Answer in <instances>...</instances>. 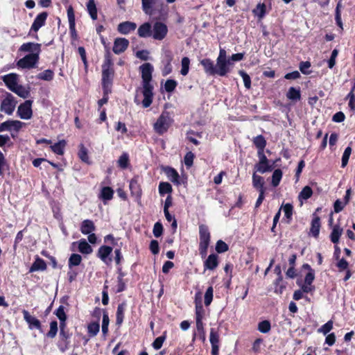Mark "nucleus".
I'll return each mask as SVG.
<instances>
[{"instance_id":"nucleus-1","label":"nucleus","mask_w":355,"mask_h":355,"mask_svg":"<svg viewBox=\"0 0 355 355\" xmlns=\"http://www.w3.org/2000/svg\"><path fill=\"white\" fill-rule=\"evenodd\" d=\"M141 72V78L143 80V95L142 105L144 107H148L153 102V87L150 84L152 80V73L153 67L150 63L146 62L139 67Z\"/></svg>"},{"instance_id":"nucleus-2","label":"nucleus","mask_w":355,"mask_h":355,"mask_svg":"<svg viewBox=\"0 0 355 355\" xmlns=\"http://www.w3.org/2000/svg\"><path fill=\"white\" fill-rule=\"evenodd\" d=\"M114 71L110 58H106L102 65V86L105 94L111 93Z\"/></svg>"},{"instance_id":"nucleus-3","label":"nucleus","mask_w":355,"mask_h":355,"mask_svg":"<svg viewBox=\"0 0 355 355\" xmlns=\"http://www.w3.org/2000/svg\"><path fill=\"white\" fill-rule=\"evenodd\" d=\"M172 119L168 112H163L154 124V130L159 135H163L170 127Z\"/></svg>"},{"instance_id":"nucleus-4","label":"nucleus","mask_w":355,"mask_h":355,"mask_svg":"<svg viewBox=\"0 0 355 355\" xmlns=\"http://www.w3.org/2000/svg\"><path fill=\"white\" fill-rule=\"evenodd\" d=\"M168 33V28L162 22L157 21L154 24L152 29L153 37L157 40H162L165 38Z\"/></svg>"},{"instance_id":"nucleus-5","label":"nucleus","mask_w":355,"mask_h":355,"mask_svg":"<svg viewBox=\"0 0 355 355\" xmlns=\"http://www.w3.org/2000/svg\"><path fill=\"white\" fill-rule=\"evenodd\" d=\"M39 59V55L36 53H29L23 58L20 59L17 65L19 68L30 69L34 67L35 64Z\"/></svg>"},{"instance_id":"nucleus-6","label":"nucleus","mask_w":355,"mask_h":355,"mask_svg":"<svg viewBox=\"0 0 355 355\" xmlns=\"http://www.w3.org/2000/svg\"><path fill=\"white\" fill-rule=\"evenodd\" d=\"M32 101L27 100L18 107L17 113L22 119H30L33 115Z\"/></svg>"},{"instance_id":"nucleus-7","label":"nucleus","mask_w":355,"mask_h":355,"mask_svg":"<svg viewBox=\"0 0 355 355\" xmlns=\"http://www.w3.org/2000/svg\"><path fill=\"white\" fill-rule=\"evenodd\" d=\"M232 65L230 60H216L215 65L214 76L218 75L220 76H225L230 72V67Z\"/></svg>"},{"instance_id":"nucleus-8","label":"nucleus","mask_w":355,"mask_h":355,"mask_svg":"<svg viewBox=\"0 0 355 355\" xmlns=\"http://www.w3.org/2000/svg\"><path fill=\"white\" fill-rule=\"evenodd\" d=\"M15 105L16 102L14 100V97L9 94L1 102L0 110L1 112L10 115L13 112Z\"/></svg>"},{"instance_id":"nucleus-9","label":"nucleus","mask_w":355,"mask_h":355,"mask_svg":"<svg viewBox=\"0 0 355 355\" xmlns=\"http://www.w3.org/2000/svg\"><path fill=\"white\" fill-rule=\"evenodd\" d=\"M199 234H200V245H202L204 248L206 246H209L210 242V233L207 226L205 225H200L199 226Z\"/></svg>"},{"instance_id":"nucleus-10","label":"nucleus","mask_w":355,"mask_h":355,"mask_svg":"<svg viewBox=\"0 0 355 355\" xmlns=\"http://www.w3.org/2000/svg\"><path fill=\"white\" fill-rule=\"evenodd\" d=\"M129 45V41L125 38L119 37L115 39L113 46V51L116 54L124 52Z\"/></svg>"},{"instance_id":"nucleus-11","label":"nucleus","mask_w":355,"mask_h":355,"mask_svg":"<svg viewBox=\"0 0 355 355\" xmlns=\"http://www.w3.org/2000/svg\"><path fill=\"white\" fill-rule=\"evenodd\" d=\"M23 125L24 123L19 121L9 120L0 124V132L4 130H11L12 129L18 131L22 128Z\"/></svg>"},{"instance_id":"nucleus-12","label":"nucleus","mask_w":355,"mask_h":355,"mask_svg":"<svg viewBox=\"0 0 355 355\" xmlns=\"http://www.w3.org/2000/svg\"><path fill=\"white\" fill-rule=\"evenodd\" d=\"M136 28L137 24L135 22L127 21L120 23L118 25L117 30L120 33L127 35L129 33L135 31Z\"/></svg>"},{"instance_id":"nucleus-13","label":"nucleus","mask_w":355,"mask_h":355,"mask_svg":"<svg viewBox=\"0 0 355 355\" xmlns=\"http://www.w3.org/2000/svg\"><path fill=\"white\" fill-rule=\"evenodd\" d=\"M3 81L6 85L9 88L10 90L12 91L17 85H18V76L16 73H9L3 76Z\"/></svg>"},{"instance_id":"nucleus-14","label":"nucleus","mask_w":355,"mask_h":355,"mask_svg":"<svg viewBox=\"0 0 355 355\" xmlns=\"http://www.w3.org/2000/svg\"><path fill=\"white\" fill-rule=\"evenodd\" d=\"M55 315L58 318V319L60 320V335L65 337L64 334V327H65V320L67 319V315L64 312V307L63 306H60L58 309L55 311Z\"/></svg>"},{"instance_id":"nucleus-15","label":"nucleus","mask_w":355,"mask_h":355,"mask_svg":"<svg viewBox=\"0 0 355 355\" xmlns=\"http://www.w3.org/2000/svg\"><path fill=\"white\" fill-rule=\"evenodd\" d=\"M46 18L47 13L46 12H43L39 14L32 24L31 30L37 32L42 26L44 25Z\"/></svg>"},{"instance_id":"nucleus-16","label":"nucleus","mask_w":355,"mask_h":355,"mask_svg":"<svg viewBox=\"0 0 355 355\" xmlns=\"http://www.w3.org/2000/svg\"><path fill=\"white\" fill-rule=\"evenodd\" d=\"M19 50L24 52H31V53H36L39 55V53L40 51V44L33 42L25 43L21 46Z\"/></svg>"},{"instance_id":"nucleus-17","label":"nucleus","mask_w":355,"mask_h":355,"mask_svg":"<svg viewBox=\"0 0 355 355\" xmlns=\"http://www.w3.org/2000/svg\"><path fill=\"white\" fill-rule=\"evenodd\" d=\"M22 313L24 315V318L26 320V322L27 323H28L30 328H33V327H35L36 329L40 328L41 325H40V322L39 320H37L36 318L31 315L29 314V313L26 310H24L22 311Z\"/></svg>"},{"instance_id":"nucleus-18","label":"nucleus","mask_w":355,"mask_h":355,"mask_svg":"<svg viewBox=\"0 0 355 355\" xmlns=\"http://www.w3.org/2000/svg\"><path fill=\"white\" fill-rule=\"evenodd\" d=\"M137 33L141 37H148L152 35V26L150 23L146 22L141 24L138 30Z\"/></svg>"},{"instance_id":"nucleus-19","label":"nucleus","mask_w":355,"mask_h":355,"mask_svg":"<svg viewBox=\"0 0 355 355\" xmlns=\"http://www.w3.org/2000/svg\"><path fill=\"white\" fill-rule=\"evenodd\" d=\"M218 256L215 254L209 255L205 261L204 266L206 269L214 270L218 266Z\"/></svg>"},{"instance_id":"nucleus-20","label":"nucleus","mask_w":355,"mask_h":355,"mask_svg":"<svg viewBox=\"0 0 355 355\" xmlns=\"http://www.w3.org/2000/svg\"><path fill=\"white\" fill-rule=\"evenodd\" d=\"M200 64L203 66L206 73L214 76L215 65L210 59L205 58L200 61Z\"/></svg>"},{"instance_id":"nucleus-21","label":"nucleus","mask_w":355,"mask_h":355,"mask_svg":"<svg viewBox=\"0 0 355 355\" xmlns=\"http://www.w3.org/2000/svg\"><path fill=\"white\" fill-rule=\"evenodd\" d=\"M320 229V218L319 216H315L311 221L310 233L315 237L318 238Z\"/></svg>"},{"instance_id":"nucleus-22","label":"nucleus","mask_w":355,"mask_h":355,"mask_svg":"<svg viewBox=\"0 0 355 355\" xmlns=\"http://www.w3.org/2000/svg\"><path fill=\"white\" fill-rule=\"evenodd\" d=\"M165 173L169 180L177 184H180L179 182V174L175 169L171 167H167L165 169Z\"/></svg>"},{"instance_id":"nucleus-23","label":"nucleus","mask_w":355,"mask_h":355,"mask_svg":"<svg viewBox=\"0 0 355 355\" xmlns=\"http://www.w3.org/2000/svg\"><path fill=\"white\" fill-rule=\"evenodd\" d=\"M46 268V264L44 260L37 258L30 268L29 272H33L37 270H44Z\"/></svg>"},{"instance_id":"nucleus-24","label":"nucleus","mask_w":355,"mask_h":355,"mask_svg":"<svg viewBox=\"0 0 355 355\" xmlns=\"http://www.w3.org/2000/svg\"><path fill=\"white\" fill-rule=\"evenodd\" d=\"M130 189L131 193L137 196L140 197L141 195V189L139 184L138 180L137 178H133L130 182Z\"/></svg>"},{"instance_id":"nucleus-25","label":"nucleus","mask_w":355,"mask_h":355,"mask_svg":"<svg viewBox=\"0 0 355 355\" xmlns=\"http://www.w3.org/2000/svg\"><path fill=\"white\" fill-rule=\"evenodd\" d=\"M157 0H141L142 9L147 15L153 14V6L156 3Z\"/></svg>"},{"instance_id":"nucleus-26","label":"nucleus","mask_w":355,"mask_h":355,"mask_svg":"<svg viewBox=\"0 0 355 355\" xmlns=\"http://www.w3.org/2000/svg\"><path fill=\"white\" fill-rule=\"evenodd\" d=\"M12 92H15L16 94L23 98H26L30 95L28 89L19 85H17L14 89H12Z\"/></svg>"},{"instance_id":"nucleus-27","label":"nucleus","mask_w":355,"mask_h":355,"mask_svg":"<svg viewBox=\"0 0 355 355\" xmlns=\"http://www.w3.org/2000/svg\"><path fill=\"white\" fill-rule=\"evenodd\" d=\"M252 184L254 187L258 189L259 191L265 190L263 188V178L260 175H257L255 173L252 175Z\"/></svg>"},{"instance_id":"nucleus-28","label":"nucleus","mask_w":355,"mask_h":355,"mask_svg":"<svg viewBox=\"0 0 355 355\" xmlns=\"http://www.w3.org/2000/svg\"><path fill=\"white\" fill-rule=\"evenodd\" d=\"M67 16L69 23V28L72 35L75 34V16L73 8L69 7L67 9Z\"/></svg>"},{"instance_id":"nucleus-29","label":"nucleus","mask_w":355,"mask_h":355,"mask_svg":"<svg viewBox=\"0 0 355 355\" xmlns=\"http://www.w3.org/2000/svg\"><path fill=\"white\" fill-rule=\"evenodd\" d=\"M343 233V229L340 227L338 225H335L333 227L332 232L331 233V241L334 243H337L339 241L340 236Z\"/></svg>"},{"instance_id":"nucleus-30","label":"nucleus","mask_w":355,"mask_h":355,"mask_svg":"<svg viewBox=\"0 0 355 355\" xmlns=\"http://www.w3.org/2000/svg\"><path fill=\"white\" fill-rule=\"evenodd\" d=\"M286 97L292 101H297L301 98V94L300 89H296L295 87H290L287 94Z\"/></svg>"},{"instance_id":"nucleus-31","label":"nucleus","mask_w":355,"mask_h":355,"mask_svg":"<svg viewBox=\"0 0 355 355\" xmlns=\"http://www.w3.org/2000/svg\"><path fill=\"white\" fill-rule=\"evenodd\" d=\"M253 143L257 148L258 151H263L266 146V141L262 135H258L253 139Z\"/></svg>"},{"instance_id":"nucleus-32","label":"nucleus","mask_w":355,"mask_h":355,"mask_svg":"<svg viewBox=\"0 0 355 355\" xmlns=\"http://www.w3.org/2000/svg\"><path fill=\"white\" fill-rule=\"evenodd\" d=\"M112 251V248L110 246H101L98 249V256L103 261H105L107 257L110 254Z\"/></svg>"},{"instance_id":"nucleus-33","label":"nucleus","mask_w":355,"mask_h":355,"mask_svg":"<svg viewBox=\"0 0 355 355\" xmlns=\"http://www.w3.org/2000/svg\"><path fill=\"white\" fill-rule=\"evenodd\" d=\"M282 178V171L281 169H275L272 175V185L276 187L279 185Z\"/></svg>"},{"instance_id":"nucleus-34","label":"nucleus","mask_w":355,"mask_h":355,"mask_svg":"<svg viewBox=\"0 0 355 355\" xmlns=\"http://www.w3.org/2000/svg\"><path fill=\"white\" fill-rule=\"evenodd\" d=\"M124 311H125V304L122 303V304H119L118 307H117V311H116V323L118 325L121 324L123 322Z\"/></svg>"},{"instance_id":"nucleus-35","label":"nucleus","mask_w":355,"mask_h":355,"mask_svg":"<svg viewBox=\"0 0 355 355\" xmlns=\"http://www.w3.org/2000/svg\"><path fill=\"white\" fill-rule=\"evenodd\" d=\"M66 142L64 140H61L59 142L51 146L52 150L58 155H62L64 153V148L65 147Z\"/></svg>"},{"instance_id":"nucleus-36","label":"nucleus","mask_w":355,"mask_h":355,"mask_svg":"<svg viewBox=\"0 0 355 355\" xmlns=\"http://www.w3.org/2000/svg\"><path fill=\"white\" fill-rule=\"evenodd\" d=\"M172 187L168 182H162L159 184V192L161 196L172 192Z\"/></svg>"},{"instance_id":"nucleus-37","label":"nucleus","mask_w":355,"mask_h":355,"mask_svg":"<svg viewBox=\"0 0 355 355\" xmlns=\"http://www.w3.org/2000/svg\"><path fill=\"white\" fill-rule=\"evenodd\" d=\"M113 194V190L109 187H105L102 189L101 196L104 200H110L112 198Z\"/></svg>"},{"instance_id":"nucleus-38","label":"nucleus","mask_w":355,"mask_h":355,"mask_svg":"<svg viewBox=\"0 0 355 355\" xmlns=\"http://www.w3.org/2000/svg\"><path fill=\"white\" fill-rule=\"evenodd\" d=\"M266 5L264 3H259L253 10L254 14L259 19H262L266 14Z\"/></svg>"},{"instance_id":"nucleus-39","label":"nucleus","mask_w":355,"mask_h":355,"mask_svg":"<svg viewBox=\"0 0 355 355\" xmlns=\"http://www.w3.org/2000/svg\"><path fill=\"white\" fill-rule=\"evenodd\" d=\"M110 323V319L107 313L105 311H103V321H102V332L104 335H106L108 332V326Z\"/></svg>"},{"instance_id":"nucleus-40","label":"nucleus","mask_w":355,"mask_h":355,"mask_svg":"<svg viewBox=\"0 0 355 355\" xmlns=\"http://www.w3.org/2000/svg\"><path fill=\"white\" fill-rule=\"evenodd\" d=\"M189 64H190V60L187 57H184L182 59L181 64H182V69L180 71V73L182 76H186L189 73Z\"/></svg>"},{"instance_id":"nucleus-41","label":"nucleus","mask_w":355,"mask_h":355,"mask_svg":"<svg viewBox=\"0 0 355 355\" xmlns=\"http://www.w3.org/2000/svg\"><path fill=\"white\" fill-rule=\"evenodd\" d=\"M254 168H256L257 171L261 173H264L267 171H270L272 170V166L269 165L268 164H261L259 162L254 166Z\"/></svg>"},{"instance_id":"nucleus-42","label":"nucleus","mask_w":355,"mask_h":355,"mask_svg":"<svg viewBox=\"0 0 355 355\" xmlns=\"http://www.w3.org/2000/svg\"><path fill=\"white\" fill-rule=\"evenodd\" d=\"M271 326L268 320L260 322L258 324V330L263 334L268 333L270 330Z\"/></svg>"},{"instance_id":"nucleus-43","label":"nucleus","mask_w":355,"mask_h":355,"mask_svg":"<svg viewBox=\"0 0 355 355\" xmlns=\"http://www.w3.org/2000/svg\"><path fill=\"white\" fill-rule=\"evenodd\" d=\"M312 194L313 191L311 188L309 186H306L302 189V190L300 193L299 198H302L304 200H307L309 198H311Z\"/></svg>"},{"instance_id":"nucleus-44","label":"nucleus","mask_w":355,"mask_h":355,"mask_svg":"<svg viewBox=\"0 0 355 355\" xmlns=\"http://www.w3.org/2000/svg\"><path fill=\"white\" fill-rule=\"evenodd\" d=\"M209 341L211 345H218L219 335L214 328H211L210 330Z\"/></svg>"},{"instance_id":"nucleus-45","label":"nucleus","mask_w":355,"mask_h":355,"mask_svg":"<svg viewBox=\"0 0 355 355\" xmlns=\"http://www.w3.org/2000/svg\"><path fill=\"white\" fill-rule=\"evenodd\" d=\"M81 256L78 254H73L69 259V266L71 268L80 264L81 261Z\"/></svg>"},{"instance_id":"nucleus-46","label":"nucleus","mask_w":355,"mask_h":355,"mask_svg":"<svg viewBox=\"0 0 355 355\" xmlns=\"http://www.w3.org/2000/svg\"><path fill=\"white\" fill-rule=\"evenodd\" d=\"M352 153V148L348 146L345 149L342 157V167L344 168L347 166L350 155Z\"/></svg>"},{"instance_id":"nucleus-47","label":"nucleus","mask_w":355,"mask_h":355,"mask_svg":"<svg viewBox=\"0 0 355 355\" xmlns=\"http://www.w3.org/2000/svg\"><path fill=\"white\" fill-rule=\"evenodd\" d=\"M129 164V158L128 155L126 153H123L119 157V159L118 160V164L119 166L124 169L126 168Z\"/></svg>"},{"instance_id":"nucleus-48","label":"nucleus","mask_w":355,"mask_h":355,"mask_svg":"<svg viewBox=\"0 0 355 355\" xmlns=\"http://www.w3.org/2000/svg\"><path fill=\"white\" fill-rule=\"evenodd\" d=\"M213 288L211 286H209L205 293V306H209L213 300Z\"/></svg>"},{"instance_id":"nucleus-49","label":"nucleus","mask_w":355,"mask_h":355,"mask_svg":"<svg viewBox=\"0 0 355 355\" xmlns=\"http://www.w3.org/2000/svg\"><path fill=\"white\" fill-rule=\"evenodd\" d=\"M78 156L83 162L86 163L89 162V157L87 156V150L83 144L80 146Z\"/></svg>"},{"instance_id":"nucleus-50","label":"nucleus","mask_w":355,"mask_h":355,"mask_svg":"<svg viewBox=\"0 0 355 355\" xmlns=\"http://www.w3.org/2000/svg\"><path fill=\"white\" fill-rule=\"evenodd\" d=\"M177 86V82L174 80H167L164 84V89L167 92H172Z\"/></svg>"},{"instance_id":"nucleus-51","label":"nucleus","mask_w":355,"mask_h":355,"mask_svg":"<svg viewBox=\"0 0 355 355\" xmlns=\"http://www.w3.org/2000/svg\"><path fill=\"white\" fill-rule=\"evenodd\" d=\"M53 78V72L51 70H45L39 73L38 78L44 80H51Z\"/></svg>"},{"instance_id":"nucleus-52","label":"nucleus","mask_w":355,"mask_h":355,"mask_svg":"<svg viewBox=\"0 0 355 355\" xmlns=\"http://www.w3.org/2000/svg\"><path fill=\"white\" fill-rule=\"evenodd\" d=\"M293 209V205L290 203H287L283 206L284 216L288 220H291L292 218Z\"/></svg>"},{"instance_id":"nucleus-53","label":"nucleus","mask_w":355,"mask_h":355,"mask_svg":"<svg viewBox=\"0 0 355 355\" xmlns=\"http://www.w3.org/2000/svg\"><path fill=\"white\" fill-rule=\"evenodd\" d=\"M58 331V323L56 321H52L50 323V330L47 333V336L49 338H54Z\"/></svg>"},{"instance_id":"nucleus-54","label":"nucleus","mask_w":355,"mask_h":355,"mask_svg":"<svg viewBox=\"0 0 355 355\" xmlns=\"http://www.w3.org/2000/svg\"><path fill=\"white\" fill-rule=\"evenodd\" d=\"M239 74L243 78L244 85L247 89L251 87V79L249 75L243 70L239 71Z\"/></svg>"},{"instance_id":"nucleus-55","label":"nucleus","mask_w":355,"mask_h":355,"mask_svg":"<svg viewBox=\"0 0 355 355\" xmlns=\"http://www.w3.org/2000/svg\"><path fill=\"white\" fill-rule=\"evenodd\" d=\"M153 232L155 237H159L163 233L162 224L159 222L155 223L153 227Z\"/></svg>"},{"instance_id":"nucleus-56","label":"nucleus","mask_w":355,"mask_h":355,"mask_svg":"<svg viewBox=\"0 0 355 355\" xmlns=\"http://www.w3.org/2000/svg\"><path fill=\"white\" fill-rule=\"evenodd\" d=\"M216 250L218 253H223L228 250V245L223 241L219 240L216 245Z\"/></svg>"},{"instance_id":"nucleus-57","label":"nucleus","mask_w":355,"mask_h":355,"mask_svg":"<svg viewBox=\"0 0 355 355\" xmlns=\"http://www.w3.org/2000/svg\"><path fill=\"white\" fill-rule=\"evenodd\" d=\"M333 329V321L329 320L318 329L319 332L323 333V334H327Z\"/></svg>"},{"instance_id":"nucleus-58","label":"nucleus","mask_w":355,"mask_h":355,"mask_svg":"<svg viewBox=\"0 0 355 355\" xmlns=\"http://www.w3.org/2000/svg\"><path fill=\"white\" fill-rule=\"evenodd\" d=\"M194 154L192 152H188L184 158V164L187 167H191L193 165Z\"/></svg>"},{"instance_id":"nucleus-59","label":"nucleus","mask_w":355,"mask_h":355,"mask_svg":"<svg viewBox=\"0 0 355 355\" xmlns=\"http://www.w3.org/2000/svg\"><path fill=\"white\" fill-rule=\"evenodd\" d=\"M355 86L352 88L351 92L347 95V98L349 99V106L351 108L352 110H355V96L354 94V90Z\"/></svg>"},{"instance_id":"nucleus-60","label":"nucleus","mask_w":355,"mask_h":355,"mask_svg":"<svg viewBox=\"0 0 355 355\" xmlns=\"http://www.w3.org/2000/svg\"><path fill=\"white\" fill-rule=\"evenodd\" d=\"M164 340H165L164 336L157 337L153 343V348L155 349H159L162 347V345H163V343Z\"/></svg>"},{"instance_id":"nucleus-61","label":"nucleus","mask_w":355,"mask_h":355,"mask_svg":"<svg viewBox=\"0 0 355 355\" xmlns=\"http://www.w3.org/2000/svg\"><path fill=\"white\" fill-rule=\"evenodd\" d=\"M78 53L80 56L81 57V59L84 63L85 68L87 70V56H86V51L84 47L80 46L78 49Z\"/></svg>"},{"instance_id":"nucleus-62","label":"nucleus","mask_w":355,"mask_h":355,"mask_svg":"<svg viewBox=\"0 0 355 355\" xmlns=\"http://www.w3.org/2000/svg\"><path fill=\"white\" fill-rule=\"evenodd\" d=\"M150 250L153 254H157L159 252V243L156 240H152L150 243Z\"/></svg>"},{"instance_id":"nucleus-63","label":"nucleus","mask_w":355,"mask_h":355,"mask_svg":"<svg viewBox=\"0 0 355 355\" xmlns=\"http://www.w3.org/2000/svg\"><path fill=\"white\" fill-rule=\"evenodd\" d=\"M90 17L92 19H96L97 18V9L94 0H90Z\"/></svg>"},{"instance_id":"nucleus-64","label":"nucleus","mask_w":355,"mask_h":355,"mask_svg":"<svg viewBox=\"0 0 355 355\" xmlns=\"http://www.w3.org/2000/svg\"><path fill=\"white\" fill-rule=\"evenodd\" d=\"M311 63L308 61L301 62L300 64V69L301 72L304 74H309V71L307 70L310 68Z\"/></svg>"}]
</instances>
